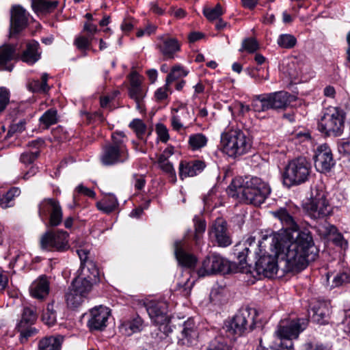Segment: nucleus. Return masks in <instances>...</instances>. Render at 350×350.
Returning a JSON list of instances; mask_svg holds the SVG:
<instances>
[{
    "mask_svg": "<svg viewBox=\"0 0 350 350\" xmlns=\"http://www.w3.org/2000/svg\"><path fill=\"white\" fill-rule=\"evenodd\" d=\"M265 239L271 240V250L275 256L263 255L256 261L254 271L259 277L271 278L280 267L284 272H298L315 259L313 239L306 231L299 234L296 241L290 244L280 235L267 237Z\"/></svg>",
    "mask_w": 350,
    "mask_h": 350,
    "instance_id": "obj_1",
    "label": "nucleus"
},
{
    "mask_svg": "<svg viewBox=\"0 0 350 350\" xmlns=\"http://www.w3.org/2000/svg\"><path fill=\"white\" fill-rule=\"evenodd\" d=\"M228 192L232 197L241 194L247 204L260 206L270 194L271 188L258 177H245L233 180L228 186Z\"/></svg>",
    "mask_w": 350,
    "mask_h": 350,
    "instance_id": "obj_2",
    "label": "nucleus"
},
{
    "mask_svg": "<svg viewBox=\"0 0 350 350\" xmlns=\"http://www.w3.org/2000/svg\"><path fill=\"white\" fill-rule=\"evenodd\" d=\"M257 315L255 308H242L231 320L225 322L219 333L229 340L235 339L254 329Z\"/></svg>",
    "mask_w": 350,
    "mask_h": 350,
    "instance_id": "obj_3",
    "label": "nucleus"
},
{
    "mask_svg": "<svg viewBox=\"0 0 350 350\" xmlns=\"http://www.w3.org/2000/svg\"><path fill=\"white\" fill-rule=\"evenodd\" d=\"M129 159V152L126 144V136L122 131L113 133L111 140L106 144L100 156L104 165H114L124 163Z\"/></svg>",
    "mask_w": 350,
    "mask_h": 350,
    "instance_id": "obj_4",
    "label": "nucleus"
},
{
    "mask_svg": "<svg viewBox=\"0 0 350 350\" xmlns=\"http://www.w3.org/2000/svg\"><path fill=\"white\" fill-rule=\"evenodd\" d=\"M223 151L230 157H237L246 154L252 147L247 135L240 129L230 130L221 135Z\"/></svg>",
    "mask_w": 350,
    "mask_h": 350,
    "instance_id": "obj_5",
    "label": "nucleus"
},
{
    "mask_svg": "<svg viewBox=\"0 0 350 350\" xmlns=\"http://www.w3.org/2000/svg\"><path fill=\"white\" fill-rule=\"evenodd\" d=\"M290 97L291 94L284 91L255 95L252 99V107L255 112L282 109L289 105Z\"/></svg>",
    "mask_w": 350,
    "mask_h": 350,
    "instance_id": "obj_6",
    "label": "nucleus"
},
{
    "mask_svg": "<svg viewBox=\"0 0 350 350\" xmlns=\"http://www.w3.org/2000/svg\"><path fill=\"white\" fill-rule=\"evenodd\" d=\"M311 165L306 157L292 160L282 174L283 183L287 187L305 183L310 174Z\"/></svg>",
    "mask_w": 350,
    "mask_h": 350,
    "instance_id": "obj_7",
    "label": "nucleus"
},
{
    "mask_svg": "<svg viewBox=\"0 0 350 350\" xmlns=\"http://www.w3.org/2000/svg\"><path fill=\"white\" fill-rule=\"evenodd\" d=\"M345 116L336 108L326 109L318 123L319 130L328 136H339L344 129Z\"/></svg>",
    "mask_w": 350,
    "mask_h": 350,
    "instance_id": "obj_8",
    "label": "nucleus"
},
{
    "mask_svg": "<svg viewBox=\"0 0 350 350\" xmlns=\"http://www.w3.org/2000/svg\"><path fill=\"white\" fill-rule=\"evenodd\" d=\"M230 262L217 254H211L202 261L197 270L199 277H206L218 273H228L231 271Z\"/></svg>",
    "mask_w": 350,
    "mask_h": 350,
    "instance_id": "obj_9",
    "label": "nucleus"
},
{
    "mask_svg": "<svg viewBox=\"0 0 350 350\" xmlns=\"http://www.w3.org/2000/svg\"><path fill=\"white\" fill-rule=\"evenodd\" d=\"M308 322L306 319L281 320L275 334L280 339L286 340L282 342L285 346L286 344H288V341L292 342L293 339L298 338L299 334L306 328Z\"/></svg>",
    "mask_w": 350,
    "mask_h": 350,
    "instance_id": "obj_10",
    "label": "nucleus"
},
{
    "mask_svg": "<svg viewBox=\"0 0 350 350\" xmlns=\"http://www.w3.org/2000/svg\"><path fill=\"white\" fill-rule=\"evenodd\" d=\"M273 215L280 221L282 225V229L284 230L286 233L285 235L283 234H276L273 236L280 235L283 237L284 240H286L289 244L295 242L297 235L302 232L306 231L312 236L310 232L308 230L298 231L299 226L295 221L293 216L287 208H280L273 212ZM311 237L312 238V237Z\"/></svg>",
    "mask_w": 350,
    "mask_h": 350,
    "instance_id": "obj_11",
    "label": "nucleus"
},
{
    "mask_svg": "<svg viewBox=\"0 0 350 350\" xmlns=\"http://www.w3.org/2000/svg\"><path fill=\"white\" fill-rule=\"evenodd\" d=\"M68 236L64 230L46 231L40 238V247L47 251L65 252L70 247Z\"/></svg>",
    "mask_w": 350,
    "mask_h": 350,
    "instance_id": "obj_12",
    "label": "nucleus"
},
{
    "mask_svg": "<svg viewBox=\"0 0 350 350\" xmlns=\"http://www.w3.org/2000/svg\"><path fill=\"white\" fill-rule=\"evenodd\" d=\"M305 209L308 215L314 219L324 218L332 213V207L323 191L315 190L312 193L310 201L306 204Z\"/></svg>",
    "mask_w": 350,
    "mask_h": 350,
    "instance_id": "obj_13",
    "label": "nucleus"
},
{
    "mask_svg": "<svg viewBox=\"0 0 350 350\" xmlns=\"http://www.w3.org/2000/svg\"><path fill=\"white\" fill-rule=\"evenodd\" d=\"M38 214L42 221L48 217L51 226H57L62 221L63 213L59 202L53 198L44 199L38 205Z\"/></svg>",
    "mask_w": 350,
    "mask_h": 350,
    "instance_id": "obj_14",
    "label": "nucleus"
},
{
    "mask_svg": "<svg viewBox=\"0 0 350 350\" xmlns=\"http://www.w3.org/2000/svg\"><path fill=\"white\" fill-rule=\"evenodd\" d=\"M210 239L219 247H226L232 243L227 222L222 218L216 219L208 229Z\"/></svg>",
    "mask_w": 350,
    "mask_h": 350,
    "instance_id": "obj_15",
    "label": "nucleus"
},
{
    "mask_svg": "<svg viewBox=\"0 0 350 350\" xmlns=\"http://www.w3.org/2000/svg\"><path fill=\"white\" fill-rule=\"evenodd\" d=\"M314 161L316 170L321 173L329 172L335 165L332 150L327 144L317 147Z\"/></svg>",
    "mask_w": 350,
    "mask_h": 350,
    "instance_id": "obj_16",
    "label": "nucleus"
},
{
    "mask_svg": "<svg viewBox=\"0 0 350 350\" xmlns=\"http://www.w3.org/2000/svg\"><path fill=\"white\" fill-rule=\"evenodd\" d=\"M167 308V303L163 301H150L146 304V310L156 325H164L169 321Z\"/></svg>",
    "mask_w": 350,
    "mask_h": 350,
    "instance_id": "obj_17",
    "label": "nucleus"
},
{
    "mask_svg": "<svg viewBox=\"0 0 350 350\" xmlns=\"http://www.w3.org/2000/svg\"><path fill=\"white\" fill-rule=\"evenodd\" d=\"M110 311L106 307L100 306L90 311L88 325L90 330H103L107 326Z\"/></svg>",
    "mask_w": 350,
    "mask_h": 350,
    "instance_id": "obj_18",
    "label": "nucleus"
},
{
    "mask_svg": "<svg viewBox=\"0 0 350 350\" xmlns=\"http://www.w3.org/2000/svg\"><path fill=\"white\" fill-rule=\"evenodd\" d=\"M28 16L26 10L21 5H14L11 9L10 33H18L27 25Z\"/></svg>",
    "mask_w": 350,
    "mask_h": 350,
    "instance_id": "obj_19",
    "label": "nucleus"
},
{
    "mask_svg": "<svg viewBox=\"0 0 350 350\" xmlns=\"http://www.w3.org/2000/svg\"><path fill=\"white\" fill-rule=\"evenodd\" d=\"M174 254L178 263L187 268H193L197 258L193 254L187 252V245L184 241H176L174 244Z\"/></svg>",
    "mask_w": 350,
    "mask_h": 350,
    "instance_id": "obj_20",
    "label": "nucleus"
},
{
    "mask_svg": "<svg viewBox=\"0 0 350 350\" xmlns=\"http://www.w3.org/2000/svg\"><path fill=\"white\" fill-rule=\"evenodd\" d=\"M255 239L254 237H250L247 239L245 243L244 244H237L234 248V254L237 256L238 260V266L237 269L239 271L242 273H252L251 267L248 266V264L246 262V258L250 252L249 247L247 246V244L251 245L252 243L254 241Z\"/></svg>",
    "mask_w": 350,
    "mask_h": 350,
    "instance_id": "obj_21",
    "label": "nucleus"
},
{
    "mask_svg": "<svg viewBox=\"0 0 350 350\" xmlns=\"http://www.w3.org/2000/svg\"><path fill=\"white\" fill-rule=\"evenodd\" d=\"M198 335L193 319H189L183 323L180 333L177 336L178 343L183 345H192L196 342Z\"/></svg>",
    "mask_w": 350,
    "mask_h": 350,
    "instance_id": "obj_22",
    "label": "nucleus"
},
{
    "mask_svg": "<svg viewBox=\"0 0 350 350\" xmlns=\"http://www.w3.org/2000/svg\"><path fill=\"white\" fill-rule=\"evenodd\" d=\"M206 167V163L201 160L181 161L179 164V176L183 180L187 177H192L201 173Z\"/></svg>",
    "mask_w": 350,
    "mask_h": 350,
    "instance_id": "obj_23",
    "label": "nucleus"
},
{
    "mask_svg": "<svg viewBox=\"0 0 350 350\" xmlns=\"http://www.w3.org/2000/svg\"><path fill=\"white\" fill-rule=\"evenodd\" d=\"M158 48L165 59H173L174 53L180 51V46L176 38L162 36L159 38Z\"/></svg>",
    "mask_w": 350,
    "mask_h": 350,
    "instance_id": "obj_24",
    "label": "nucleus"
},
{
    "mask_svg": "<svg viewBox=\"0 0 350 350\" xmlns=\"http://www.w3.org/2000/svg\"><path fill=\"white\" fill-rule=\"evenodd\" d=\"M17 57L15 46L6 44L0 47V70L12 71L13 65L10 62Z\"/></svg>",
    "mask_w": 350,
    "mask_h": 350,
    "instance_id": "obj_25",
    "label": "nucleus"
},
{
    "mask_svg": "<svg viewBox=\"0 0 350 350\" xmlns=\"http://www.w3.org/2000/svg\"><path fill=\"white\" fill-rule=\"evenodd\" d=\"M31 295L38 299H44L49 293V282L46 276H41L35 280L29 287Z\"/></svg>",
    "mask_w": 350,
    "mask_h": 350,
    "instance_id": "obj_26",
    "label": "nucleus"
},
{
    "mask_svg": "<svg viewBox=\"0 0 350 350\" xmlns=\"http://www.w3.org/2000/svg\"><path fill=\"white\" fill-rule=\"evenodd\" d=\"M312 321L321 325L328 323L330 314V308L329 304L325 301L318 302L312 308Z\"/></svg>",
    "mask_w": 350,
    "mask_h": 350,
    "instance_id": "obj_27",
    "label": "nucleus"
},
{
    "mask_svg": "<svg viewBox=\"0 0 350 350\" xmlns=\"http://www.w3.org/2000/svg\"><path fill=\"white\" fill-rule=\"evenodd\" d=\"M39 48V43L37 41L32 40L27 44L26 49L23 51L20 59L28 64H35L40 59L41 56Z\"/></svg>",
    "mask_w": 350,
    "mask_h": 350,
    "instance_id": "obj_28",
    "label": "nucleus"
},
{
    "mask_svg": "<svg viewBox=\"0 0 350 350\" xmlns=\"http://www.w3.org/2000/svg\"><path fill=\"white\" fill-rule=\"evenodd\" d=\"M96 283L85 276L79 275L72 281L70 287L75 289V292L81 293L87 297L89 293L92 291L93 285Z\"/></svg>",
    "mask_w": 350,
    "mask_h": 350,
    "instance_id": "obj_29",
    "label": "nucleus"
},
{
    "mask_svg": "<svg viewBox=\"0 0 350 350\" xmlns=\"http://www.w3.org/2000/svg\"><path fill=\"white\" fill-rule=\"evenodd\" d=\"M63 337L51 336L42 338L38 342V350H61Z\"/></svg>",
    "mask_w": 350,
    "mask_h": 350,
    "instance_id": "obj_30",
    "label": "nucleus"
},
{
    "mask_svg": "<svg viewBox=\"0 0 350 350\" xmlns=\"http://www.w3.org/2000/svg\"><path fill=\"white\" fill-rule=\"evenodd\" d=\"M143 327L144 321L142 319L137 315L124 322L122 324L121 329L124 334L131 336L134 333L141 332L143 329Z\"/></svg>",
    "mask_w": 350,
    "mask_h": 350,
    "instance_id": "obj_31",
    "label": "nucleus"
},
{
    "mask_svg": "<svg viewBox=\"0 0 350 350\" xmlns=\"http://www.w3.org/2000/svg\"><path fill=\"white\" fill-rule=\"evenodd\" d=\"M31 7L36 13H50L59 5L58 1L31 0Z\"/></svg>",
    "mask_w": 350,
    "mask_h": 350,
    "instance_id": "obj_32",
    "label": "nucleus"
},
{
    "mask_svg": "<svg viewBox=\"0 0 350 350\" xmlns=\"http://www.w3.org/2000/svg\"><path fill=\"white\" fill-rule=\"evenodd\" d=\"M193 221L194 223V232L191 235L187 234V236L191 237L196 245H200L202 242L203 234L206 230V222L197 216L194 217ZM190 232H191V231H190ZM188 233H189V231Z\"/></svg>",
    "mask_w": 350,
    "mask_h": 350,
    "instance_id": "obj_33",
    "label": "nucleus"
},
{
    "mask_svg": "<svg viewBox=\"0 0 350 350\" xmlns=\"http://www.w3.org/2000/svg\"><path fill=\"white\" fill-rule=\"evenodd\" d=\"M118 206L117 198L112 193H108L101 201L96 203L98 209L107 214L113 211Z\"/></svg>",
    "mask_w": 350,
    "mask_h": 350,
    "instance_id": "obj_34",
    "label": "nucleus"
},
{
    "mask_svg": "<svg viewBox=\"0 0 350 350\" xmlns=\"http://www.w3.org/2000/svg\"><path fill=\"white\" fill-rule=\"evenodd\" d=\"M81 273L80 275H83L93 280V282H98L99 279V271L95 264L92 260L88 261L83 265L80 267Z\"/></svg>",
    "mask_w": 350,
    "mask_h": 350,
    "instance_id": "obj_35",
    "label": "nucleus"
},
{
    "mask_svg": "<svg viewBox=\"0 0 350 350\" xmlns=\"http://www.w3.org/2000/svg\"><path fill=\"white\" fill-rule=\"evenodd\" d=\"M86 297L81 293L75 292L72 287L69 288L66 294V301L67 305L70 308H77L81 306Z\"/></svg>",
    "mask_w": 350,
    "mask_h": 350,
    "instance_id": "obj_36",
    "label": "nucleus"
},
{
    "mask_svg": "<svg viewBox=\"0 0 350 350\" xmlns=\"http://www.w3.org/2000/svg\"><path fill=\"white\" fill-rule=\"evenodd\" d=\"M37 315L32 307H25L23 310L21 319L17 327H24L32 325L36 320Z\"/></svg>",
    "mask_w": 350,
    "mask_h": 350,
    "instance_id": "obj_37",
    "label": "nucleus"
},
{
    "mask_svg": "<svg viewBox=\"0 0 350 350\" xmlns=\"http://www.w3.org/2000/svg\"><path fill=\"white\" fill-rule=\"evenodd\" d=\"M48 78L49 75L46 72L43 73L41 76V81L36 79L29 83V90L33 92H46L49 90V86L47 84Z\"/></svg>",
    "mask_w": 350,
    "mask_h": 350,
    "instance_id": "obj_38",
    "label": "nucleus"
},
{
    "mask_svg": "<svg viewBox=\"0 0 350 350\" xmlns=\"http://www.w3.org/2000/svg\"><path fill=\"white\" fill-rule=\"evenodd\" d=\"M39 121L44 129H49L51 125L57 123V111L53 108L48 109L40 118Z\"/></svg>",
    "mask_w": 350,
    "mask_h": 350,
    "instance_id": "obj_39",
    "label": "nucleus"
},
{
    "mask_svg": "<svg viewBox=\"0 0 350 350\" xmlns=\"http://www.w3.org/2000/svg\"><path fill=\"white\" fill-rule=\"evenodd\" d=\"M21 191L17 187H12L6 193L0 198V206L3 208H6L13 206L12 201L14 198L18 196Z\"/></svg>",
    "mask_w": 350,
    "mask_h": 350,
    "instance_id": "obj_40",
    "label": "nucleus"
},
{
    "mask_svg": "<svg viewBox=\"0 0 350 350\" xmlns=\"http://www.w3.org/2000/svg\"><path fill=\"white\" fill-rule=\"evenodd\" d=\"M207 137L202 133H196L189 136V144L193 150L204 147L207 144Z\"/></svg>",
    "mask_w": 350,
    "mask_h": 350,
    "instance_id": "obj_41",
    "label": "nucleus"
},
{
    "mask_svg": "<svg viewBox=\"0 0 350 350\" xmlns=\"http://www.w3.org/2000/svg\"><path fill=\"white\" fill-rule=\"evenodd\" d=\"M228 339L223 335L217 336L210 342L206 350H229Z\"/></svg>",
    "mask_w": 350,
    "mask_h": 350,
    "instance_id": "obj_42",
    "label": "nucleus"
},
{
    "mask_svg": "<svg viewBox=\"0 0 350 350\" xmlns=\"http://www.w3.org/2000/svg\"><path fill=\"white\" fill-rule=\"evenodd\" d=\"M277 43L282 49H290L296 45L297 39L292 34L284 33L279 36Z\"/></svg>",
    "mask_w": 350,
    "mask_h": 350,
    "instance_id": "obj_43",
    "label": "nucleus"
},
{
    "mask_svg": "<svg viewBox=\"0 0 350 350\" xmlns=\"http://www.w3.org/2000/svg\"><path fill=\"white\" fill-rule=\"evenodd\" d=\"M187 72L185 71L183 66L180 65H176L172 67L170 72L166 77V86H168L171 83L175 80L185 77L187 75Z\"/></svg>",
    "mask_w": 350,
    "mask_h": 350,
    "instance_id": "obj_44",
    "label": "nucleus"
},
{
    "mask_svg": "<svg viewBox=\"0 0 350 350\" xmlns=\"http://www.w3.org/2000/svg\"><path fill=\"white\" fill-rule=\"evenodd\" d=\"M42 321L49 326L55 324L56 322V311L53 303L49 304L46 309L42 314Z\"/></svg>",
    "mask_w": 350,
    "mask_h": 350,
    "instance_id": "obj_45",
    "label": "nucleus"
},
{
    "mask_svg": "<svg viewBox=\"0 0 350 350\" xmlns=\"http://www.w3.org/2000/svg\"><path fill=\"white\" fill-rule=\"evenodd\" d=\"M203 14L209 21L217 20L223 14L222 7L217 3L215 8H204Z\"/></svg>",
    "mask_w": 350,
    "mask_h": 350,
    "instance_id": "obj_46",
    "label": "nucleus"
},
{
    "mask_svg": "<svg viewBox=\"0 0 350 350\" xmlns=\"http://www.w3.org/2000/svg\"><path fill=\"white\" fill-rule=\"evenodd\" d=\"M129 127L132 129L137 136L139 139L143 138V135L145 134L147 126L144 122L140 119H134L129 124Z\"/></svg>",
    "mask_w": 350,
    "mask_h": 350,
    "instance_id": "obj_47",
    "label": "nucleus"
},
{
    "mask_svg": "<svg viewBox=\"0 0 350 350\" xmlns=\"http://www.w3.org/2000/svg\"><path fill=\"white\" fill-rule=\"evenodd\" d=\"M98 31L97 26L92 23L85 22L83 25L81 34L92 44L94 35Z\"/></svg>",
    "mask_w": 350,
    "mask_h": 350,
    "instance_id": "obj_48",
    "label": "nucleus"
},
{
    "mask_svg": "<svg viewBox=\"0 0 350 350\" xmlns=\"http://www.w3.org/2000/svg\"><path fill=\"white\" fill-rule=\"evenodd\" d=\"M332 282L334 287L350 283V272L344 271L336 273L334 276Z\"/></svg>",
    "mask_w": 350,
    "mask_h": 350,
    "instance_id": "obj_49",
    "label": "nucleus"
},
{
    "mask_svg": "<svg viewBox=\"0 0 350 350\" xmlns=\"http://www.w3.org/2000/svg\"><path fill=\"white\" fill-rule=\"evenodd\" d=\"M258 49V44L257 41L254 38H246L243 40L242 42V49H240L241 51L242 50H245L248 53H254L256 51H257Z\"/></svg>",
    "mask_w": 350,
    "mask_h": 350,
    "instance_id": "obj_50",
    "label": "nucleus"
},
{
    "mask_svg": "<svg viewBox=\"0 0 350 350\" xmlns=\"http://www.w3.org/2000/svg\"><path fill=\"white\" fill-rule=\"evenodd\" d=\"M40 155V151L35 152H25L21 154L20 157V161L23 164L27 165L33 163V161Z\"/></svg>",
    "mask_w": 350,
    "mask_h": 350,
    "instance_id": "obj_51",
    "label": "nucleus"
},
{
    "mask_svg": "<svg viewBox=\"0 0 350 350\" xmlns=\"http://www.w3.org/2000/svg\"><path fill=\"white\" fill-rule=\"evenodd\" d=\"M156 132L157 133L158 137L162 142L166 143L169 140L170 135L168 133V130L163 124L160 123L157 124Z\"/></svg>",
    "mask_w": 350,
    "mask_h": 350,
    "instance_id": "obj_52",
    "label": "nucleus"
},
{
    "mask_svg": "<svg viewBox=\"0 0 350 350\" xmlns=\"http://www.w3.org/2000/svg\"><path fill=\"white\" fill-rule=\"evenodd\" d=\"M129 96L135 100H143L145 96V92L142 87H130Z\"/></svg>",
    "mask_w": 350,
    "mask_h": 350,
    "instance_id": "obj_53",
    "label": "nucleus"
},
{
    "mask_svg": "<svg viewBox=\"0 0 350 350\" xmlns=\"http://www.w3.org/2000/svg\"><path fill=\"white\" fill-rule=\"evenodd\" d=\"M10 101V94L5 88L0 89V113L5 109Z\"/></svg>",
    "mask_w": 350,
    "mask_h": 350,
    "instance_id": "obj_54",
    "label": "nucleus"
},
{
    "mask_svg": "<svg viewBox=\"0 0 350 350\" xmlns=\"http://www.w3.org/2000/svg\"><path fill=\"white\" fill-rule=\"evenodd\" d=\"M159 167L172 178L173 183L176 181L175 170L172 164L170 161L163 163L159 166Z\"/></svg>",
    "mask_w": 350,
    "mask_h": 350,
    "instance_id": "obj_55",
    "label": "nucleus"
},
{
    "mask_svg": "<svg viewBox=\"0 0 350 350\" xmlns=\"http://www.w3.org/2000/svg\"><path fill=\"white\" fill-rule=\"evenodd\" d=\"M330 239L334 244L342 249L346 250L347 248V241L344 239L343 236L340 233H334L330 237Z\"/></svg>",
    "mask_w": 350,
    "mask_h": 350,
    "instance_id": "obj_56",
    "label": "nucleus"
},
{
    "mask_svg": "<svg viewBox=\"0 0 350 350\" xmlns=\"http://www.w3.org/2000/svg\"><path fill=\"white\" fill-rule=\"evenodd\" d=\"M75 44L80 50H85L90 48L91 43L82 34L75 40Z\"/></svg>",
    "mask_w": 350,
    "mask_h": 350,
    "instance_id": "obj_57",
    "label": "nucleus"
},
{
    "mask_svg": "<svg viewBox=\"0 0 350 350\" xmlns=\"http://www.w3.org/2000/svg\"><path fill=\"white\" fill-rule=\"evenodd\" d=\"M338 152L342 155L345 158V157L350 154V142L349 141H341L338 144Z\"/></svg>",
    "mask_w": 350,
    "mask_h": 350,
    "instance_id": "obj_58",
    "label": "nucleus"
},
{
    "mask_svg": "<svg viewBox=\"0 0 350 350\" xmlns=\"http://www.w3.org/2000/svg\"><path fill=\"white\" fill-rule=\"evenodd\" d=\"M29 326L24 327H17L18 332L21 333V342H24L27 340V338L33 335L36 332L35 329L29 328Z\"/></svg>",
    "mask_w": 350,
    "mask_h": 350,
    "instance_id": "obj_59",
    "label": "nucleus"
},
{
    "mask_svg": "<svg viewBox=\"0 0 350 350\" xmlns=\"http://www.w3.org/2000/svg\"><path fill=\"white\" fill-rule=\"evenodd\" d=\"M75 190H76V192H77L78 193L83 194L85 196L90 197L92 198H94L96 196V193L93 190L85 187L82 184L78 185L75 188Z\"/></svg>",
    "mask_w": 350,
    "mask_h": 350,
    "instance_id": "obj_60",
    "label": "nucleus"
},
{
    "mask_svg": "<svg viewBox=\"0 0 350 350\" xmlns=\"http://www.w3.org/2000/svg\"><path fill=\"white\" fill-rule=\"evenodd\" d=\"M134 186L136 189L141 190L144 188L146 180L143 175L134 174L133 176Z\"/></svg>",
    "mask_w": 350,
    "mask_h": 350,
    "instance_id": "obj_61",
    "label": "nucleus"
},
{
    "mask_svg": "<svg viewBox=\"0 0 350 350\" xmlns=\"http://www.w3.org/2000/svg\"><path fill=\"white\" fill-rule=\"evenodd\" d=\"M77 252L81 260V266L83 265L85 263H87L88 261L91 260L88 258V250L84 249H79L77 250Z\"/></svg>",
    "mask_w": 350,
    "mask_h": 350,
    "instance_id": "obj_62",
    "label": "nucleus"
},
{
    "mask_svg": "<svg viewBox=\"0 0 350 350\" xmlns=\"http://www.w3.org/2000/svg\"><path fill=\"white\" fill-rule=\"evenodd\" d=\"M25 121H24V120H21L18 123L13 124L10 126V132L21 133L25 129Z\"/></svg>",
    "mask_w": 350,
    "mask_h": 350,
    "instance_id": "obj_63",
    "label": "nucleus"
},
{
    "mask_svg": "<svg viewBox=\"0 0 350 350\" xmlns=\"http://www.w3.org/2000/svg\"><path fill=\"white\" fill-rule=\"evenodd\" d=\"M130 83H131L130 87H141L142 86L140 77L136 72H133L131 74Z\"/></svg>",
    "mask_w": 350,
    "mask_h": 350,
    "instance_id": "obj_64",
    "label": "nucleus"
}]
</instances>
